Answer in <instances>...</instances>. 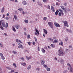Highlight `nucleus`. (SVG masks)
I'll use <instances>...</instances> for the list:
<instances>
[{
    "label": "nucleus",
    "instance_id": "5701e85b",
    "mask_svg": "<svg viewBox=\"0 0 73 73\" xmlns=\"http://www.w3.org/2000/svg\"><path fill=\"white\" fill-rule=\"evenodd\" d=\"M31 65H29V66L27 68V69L28 70H29V69H31Z\"/></svg>",
    "mask_w": 73,
    "mask_h": 73
},
{
    "label": "nucleus",
    "instance_id": "4be33fe9",
    "mask_svg": "<svg viewBox=\"0 0 73 73\" xmlns=\"http://www.w3.org/2000/svg\"><path fill=\"white\" fill-rule=\"evenodd\" d=\"M14 27L15 28H16V29H18L20 27V26H19V25L15 26H14Z\"/></svg>",
    "mask_w": 73,
    "mask_h": 73
},
{
    "label": "nucleus",
    "instance_id": "79ce46f5",
    "mask_svg": "<svg viewBox=\"0 0 73 73\" xmlns=\"http://www.w3.org/2000/svg\"><path fill=\"white\" fill-rule=\"evenodd\" d=\"M6 68H7V69H8L9 70H11V68L10 67H7Z\"/></svg>",
    "mask_w": 73,
    "mask_h": 73
},
{
    "label": "nucleus",
    "instance_id": "f3484780",
    "mask_svg": "<svg viewBox=\"0 0 73 73\" xmlns=\"http://www.w3.org/2000/svg\"><path fill=\"white\" fill-rule=\"evenodd\" d=\"M13 28V30L15 32H16V29H15V27H12Z\"/></svg>",
    "mask_w": 73,
    "mask_h": 73
},
{
    "label": "nucleus",
    "instance_id": "a19ab883",
    "mask_svg": "<svg viewBox=\"0 0 73 73\" xmlns=\"http://www.w3.org/2000/svg\"><path fill=\"white\" fill-rule=\"evenodd\" d=\"M47 9H50V6H49V5L47 6Z\"/></svg>",
    "mask_w": 73,
    "mask_h": 73
},
{
    "label": "nucleus",
    "instance_id": "f03ea898",
    "mask_svg": "<svg viewBox=\"0 0 73 73\" xmlns=\"http://www.w3.org/2000/svg\"><path fill=\"white\" fill-rule=\"evenodd\" d=\"M2 26L4 27H5L6 29L8 27V23H6L5 25V23H4V22H3L2 23Z\"/></svg>",
    "mask_w": 73,
    "mask_h": 73
},
{
    "label": "nucleus",
    "instance_id": "de8ad7c7",
    "mask_svg": "<svg viewBox=\"0 0 73 73\" xmlns=\"http://www.w3.org/2000/svg\"><path fill=\"white\" fill-rule=\"evenodd\" d=\"M21 59L23 60V61H24L25 59L23 57L21 58Z\"/></svg>",
    "mask_w": 73,
    "mask_h": 73
},
{
    "label": "nucleus",
    "instance_id": "4c0bfd02",
    "mask_svg": "<svg viewBox=\"0 0 73 73\" xmlns=\"http://www.w3.org/2000/svg\"><path fill=\"white\" fill-rule=\"evenodd\" d=\"M1 57V59H2V60H4L5 59V58H4V57L3 56Z\"/></svg>",
    "mask_w": 73,
    "mask_h": 73
},
{
    "label": "nucleus",
    "instance_id": "a18cd8bd",
    "mask_svg": "<svg viewBox=\"0 0 73 73\" xmlns=\"http://www.w3.org/2000/svg\"><path fill=\"white\" fill-rule=\"evenodd\" d=\"M66 72H67V71H66V70H64L63 72V73H66Z\"/></svg>",
    "mask_w": 73,
    "mask_h": 73
},
{
    "label": "nucleus",
    "instance_id": "2f4dec72",
    "mask_svg": "<svg viewBox=\"0 0 73 73\" xmlns=\"http://www.w3.org/2000/svg\"><path fill=\"white\" fill-rule=\"evenodd\" d=\"M60 13L62 15H64V11L62 10L60 12Z\"/></svg>",
    "mask_w": 73,
    "mask_h": 73
},
{
    "label": "nucleus",
    "instance_id": "72a5a7b5",
    "mask_svg": "<svg viewBox=\"0 0 73 73\" xmlns=\"http://www.w3.org/2000/svg\"><path fill=\"white\" fill-rule=\"evenodd\" d=\"M12 52L13 54H16L17 53V52L16 51H13Z\"/></svg>",
    "mask_w": 73,
    "mask_h": 73
},
{
    "label": "nucleus",
    "instance_id": "1a4fd4ad",
    "mask_svg": "<svg viewBox=\"0 0 73 73\" xmlns=\"http://www.w3.org/2000/svg\"><path fill=\"white\" fill-rule=\"evenodd\" d=\"M22 3L23 5H27V2L25 1H23L22 2Z\"/></svg>",
    "mask_w": 73,
    "mask_h": 73
},
{
    "label": "nucleus",
    "instance_id": "680f3d73",
    "mask_svg": "<svg viewBox=\"0 0 73 73\" xmlns=\"http://www.w3.org/2000/svg\"><path fill=\"white\" fill-rule=\"evenodd\" d=\"M0 46L1 47H2V46H3V44H2L0 43Z\"/></svg>",
    "mask_w": 73,
    "mask_h": 73
},
{
    "label": "nucleus",
    "instance_id": "412c9836",
    "mask_svg": "<svg viewBox=\"0 0 73 73\" xmlns=\"http://www.w3.org/2000/svg\"><path fill=\"white\" fill-rule=\"evenodd\" d=\"M60 7L63 10V11H65V9L64 8V7L63 6H60Z\"/></svg>",
    "mask_w": 73,
    "mask_h": 73
},
{
    "label": "nucleus",
    "instance_id": "aec40b11",
    "mask_svg": "<svg viewBox=\"0 0 73 73\" xmlns=\"http://www.w3.org/2000/svg\"><path fill=\"white\" fill-rule=\"evenodd\" d=\"M59 44L60 45H61L62 46H64V44L63 42H60L59 43Z\"/></svg>",
    "mask_w": 73,
    "mask_h": 73
},
{
    "label": "nucleus",
    "instance_id": "b1692460",
    "mask_svg": "<svg viewBox=\"0 0 73 73\" xmlns=\"http://www.w3.org/2000/svg\"><path fill=\"white\" fill-rule=\"evenodd\" d=\"M58 12H59V11H58V10H57L56 12H55V15L56 16L57 15L58 13Z\"/></svg>",
    "mask_w": 73,
    "mask_h": 73
},
{
    "label": "nucleus",
    "instance_id": "f8f14e48",
    "mask_svg": "<svg viewBox=\"0 0 73 73\" xmlns=\"http://www.w3.org/2000/svg\"><path fill=\"white\" fill-rule=\"evenodd\" d=\"M16 42L18 43L20 42V43H22V42L20 40H19L17 39L16 40Z\"/></svg>",
    "mask_w": 73,
    "mask_h": 73
},
{
    "label": "nucleus",
    "instance_id": "f257e3e1",
    "mask_svg": "<svg viewBox=\"0 0 73 73\" xmlns=\"http://www.w3.org/2000/svg\"><path fill=\"white\" fill-rule=\"evenodd\" d=\"M63 54H64V52L62 50V48L61 47L58 50V55L59 56H61V55H63Z\"/></svg>",
    "mask_w": 73,
    "mask_h": 73
},
{
    "label": "nucleus",
    "instance_id": "3c124183",
    "mask_svg": "<svg viewBox=\"0 0 73 73\" xmlns=\"http://www.w3.org/2000/svg\"><path fill=\"white\" fill-rule=\"evenodd\" d=\"M11 70V72H12V73H13V72H15V70Z\"/></svg>",
    "mask_w": 73,
    "mask_h": 73
},
{
    "label": "nucleus",
    "instance_id": "20e7f679",
    "mask_svg": "<svg viewBox=\"0 0 73 73\" xmlns=\"http://www.w3.org/2000/svg\"><path fill=\"white\" fill-rule=\"evenodd\" d=\"M54 24L56 27H60V25L56 22H54Z\"/></svg>",
    "mask_w": 73,
    "mask_h": 73
},
{
    "label": "nucleus",
    "instance_id": "603ef678",
    "mask_svg": "<svg viewBox=\"0 0 73 73\" xmlns=\"http://www.w3.org/2000/svg\"><path fill=\"white\" fill-rule=\"evenodd\" d=\"M22 13L23 15H25V12H24V11H23Z\"/></svg>",
    "mask_w": 73,
    "mask_h": 73
},
{
    "label": "nucleus",
    "instance_id": "864d4df0",
    "mask_svg": "<svg viewBox=\"0 0 73 73\" xmlns=\"http://www.w3.org/2000/svg\"><path fill=\"white\" fill-rule=\"evenodd\" d=\"M0 56H1V57L3 56V54H2V53H0Z\"/></svg>",
    "mask_w": 73,
    "mask_h": 73
},
{
    "label": "nucleus",
    "instance_id": "7ed1b4c3",
    "mask_svg": "<svg viewBox=\"0 0 73 73\" xmlns=\"http://www.w3.org/2000/svg\"><path fill=\"white\" fill-rule=\"evenodd\" d=\"M48 24L51 28H53V23L52 22H48Z\"/></svg>",
    "mask_w": 73,
    "mask_h": 73
},
{
    "label": "nucleus",
    "instance_id": "58836bf2",
    "mask_svg": "<svg viewBox=\"0 0 73 73\" xmlns=\"http://www.w3.org/2000/svg\"><path fill=\"white\" fill-rule=\"evenodd\" d=\"M30 37H31V36H30V35H27L28 38H30Z\"/></svg>",
    "mask_w": 73,
    "mask_h": 73
},
{
    "label": "nucleus",
    "instance_id": "69168bd1",
    "mask_svg": "<svg viewBox=\"0 0 73 73\" xmlns=\"http://www.w3.org/2000/svg\"><path fill=\"white\" fill-rule=\"evenodd\" d=\"M27 43L28 44H29V45H31V42H27Z\"/></svg>",
    "mask_w": 73,
    "mask_h": 73
},
{
    "label": "nucleus",
    "instance_id": "e2e57ef3",
    "mask_svg": "<svg viewBox=\"0 0 73 73\" xmlns=\"http://www.w3.org/2000/svg\"><path fill=\"white\" fill-rule=\"evenodd\" d=\"M54 60H56V61H57V58L55 57L54 58Z\"/></svg>",
    "mask_w": 73,
    "mask_h": 73
},
{
    "label": "nucleus",
    "instance_id": "37998d69",
    "mask_svg": "<svg viewBox=\"0 0 73 73\" xmlns=\"http://www.w3.org/2000/svg\"><path fill=\"white\" fill-rule=\"evenodd\" d=\"M50 46L52 48H53V47H54V44H51Z\"/></svg>",
    "mask_w": 73,
    "mask_h": 73
},
{
    "label": "nucleus",
    "instance_id": "bf43d9fd",
    "mask_svg": "<svg viewBox=\"0 0 73 73\" xmlns=\"http://www.w3.org/2000/svg\"><path fill=\"white\" fill-rule=\"evenodd\" d=\"M6 16H9V13H8L6 14Z\"/></svg>",
    "mask_w": 73,
    "mask_h": 73
},
{
    "label": "nucleus",
    "instance_id": "13d9d810",
    "mask_svg": "<svg viewBox=\"0 0 73 73\" xmlns=\"http://www.w3.org/2000/svg\"><path fill=\"white\" fill-rule=\"evenodd\" d=\"M56 5H59V4L58 2H56Z\"/></svg>",
    "mask_w": 73,
    "mask_h": 73
},
{
    "label": "nucleus",
    "instance_id": "a211bd4d",
    "mask_svg": "<svg viewBox=\"0 0 73 73\" xmlns=\"http://www.w3.org/2000/svg\"><path fill=\"white\" fill-rule=\"evenodd\" d=\"M53 43H56V42H58V41L56 39L52 41Z\"/></svg>",
    "mask_w": 73,
    "mask_h": 73
},
{
    "label": "nucleus",
    "instance_id": "c9c22d12",
    "mask_svg": "<svg viewBox=\"0 0 73 73\" xmlns=\"http://www.w3.org/2000/svg\"><path fill=\"white\" fill-rule=\"evenodd\" d=\"M46 70H47V71H48V72H49V71H50V68H47L46 69Z\"/></svg>",
    "mask_w": 73,
    "mask_h": 73
},
{
    "label": "nucleus",
    "instance_id": "393cba45",
    "mask_svg": "<svg viewBox=\"0 0 73 73\" xmlns=\"http://www.w3.org/2000/svg\"><path fill=\"white\" fill-rule=\"evenodd\" d=\"M4 7H3V8H2V10H1L2 13H4Z\"/></svg>",
    "mask_w": 73,
    "mask_h": 73
},
{
    "label": "nucleus",
    "instance_id": "0eeeda50",
    "mask_svg": "<svg viewBox=\"0 0 73 73\" xmlns=\"http://www.w3.org/2000/svg\"><path fill=\"white\" fill-rule=\"evenodd\" d=\"M1 23H2L1 21H0V28L2 30H3L4 28L1 26Z\"/></svg>",
    "mask_w": 73,
    "mask_h": 73
},
{
    "label": "nucleus",
    "instance_id": "052dcab7",
    "mask_svg": "<svg viewBox=\"0 0 73 73\" xmlns=\"http://www.w3.org/2000/svg\"><path fill=\"white\" fill-rule=\"evenodd\" d=\"M64 5L65 6H66L67 5V3H65Z\"/></svg>",
    "mask_w": 73,
    "mask_h": 73
},
{
    "label": "nucleus",
    "instance_id": "ea45409f",
    "mask_svg": "<svg viewBox=\"0 0 73 73\" xmlns=\"http://www.w3.org/2000/svg\"><path fill=\"white\" fill-rule=\"evenodd\" d=\"M5 19L6 20H9V17H5Z\"/></svg>",
    "mask_w": 73,
    "mask_h": 73
},
{
    "label": "nucleus",
    "instance_id": "9d476101",
    "mask_svg": "<svg viewBox=\"0 0 73 73\" xmlns=\"http://www.w3.org/2000/svg\"><path fill=\"white\" fill-rule=\"evenodd\" d=\"M21 64L23 66H25L27 65V64L25 62H21Z\"/></svg>",
    "mask_w": 73,
    "mask_h": 73
},
{
    "label": "nucleus",
    "instance_id": "c85d7f7f",
    "mask_svg": "<svg viewBox=\"0 0 73 73\" xmlns=\"http://www.w3.org/2000/svg\"><path fill=\"white\" fill-rule=\"evenodd\" d=\"M24 21L25 23H26V24H27L28 23V20H25Z\"/></svg>",
    "mask_w": 73,
    "mask_h": 73
},
{
    "label": "nucleus",
    "instance_id": "473e14b6",
    "mask_svg": "<svg viewBox=\"0 0 73 73\" xmlns=\"http://www.w3.org/2000/svg\"><path fill=\"white\" fill-rule=\"evenodd\" d=\"M60 13L62 15H64V11L62 10L60 12Z\"/></svg>",
    "mask_w": 73,
    "mask_h": 73
},
{
    "label": "nucleus",
    "instance_id": "5fc2aeb1",
    "mask_svg": "<svg viewBox=\"0 0 73 73\" xmlns=\"http://www.w3.org/2000/svg\"><path fill=\"white\" fill-rule=\"evenodd\" d=\"M43 20H46L47 19V18L46 17H44L43 18Z\"/></svg>",
    "mask_w": 73,
    "mask_h": 73
},
{
    "label": "nucleus",
    "instance_id": "c03bdc74",
    "mask_svg": "<svg viewBox=\"0 0 73 73\" xmlns=\"http://www.w3.org/2000/svg\"><path fill=\"white\" fill-rule=\"evenodd\" d=\"M67 65L68 66H69V67H71V66L70 65V64L69 63L67 64Z\"/></svg>",
    "mask_w": 73,
    "mask_h": 73
},
{
    "label": "nucleus",
    "instance_id": "6e6d98bb",
    "mask_svg": "<svg viewBox=\"0 0 73 73\" xmlns=\"http://www.w3.org/2000/svg\"><path fill=\"white\" fill-rule=\"evenodd\" d=\"M38 5H40V7H42V5L41 3L38 4Z\"/></svg>",
    "mask_w": 73,
    "mask_h": 73
},
{
    "label": "nucleus",
    "instance_id": "774afa93",
    "mask_svg": "<svg viewBox=\"0 0 73 73\" xmlns=\"http://www.w3.org/2000/svg\"><path fill=\"white\" fill-rule=\"evenodd\" d=\"M59 11H60V12H61V11L62 10H61V9H58Z\"/></svg>",
    "mask_w": 73,
    "mask_h": 73
},
{
    "label": "nucleus",
    "instance_id": "338daca9",
    "mask_svg": "<svg viewBox=\"0 0 73 73\" xmlns=\"http://www.w3.org/2000/svg\"><path fill=\"white\" fill-rule=\"evenodd\" d=\"M38 51H40V49L39 48V47H38Z\"/></svg>",
    "mask_w": 73,
    "mask_h": 73
},
{
    "label": "nucleus",
    "instance_id": "423d86ee",
    "mask_svg": "<svg viewBox=\"0 0 73 73\" xmlns=\"http://www.w3.org/2000/svg\"><path fill=\"white\" fill-rule=\"evenodd\" d=\"M18 45H19V46H18L19 48H21V49L24 48V47H23V46H22V45H21V44L19 43Z\"/></svg>",
    "mask_w": 73,
    "mask_h": 73
},
{
    "label": "nucleus",
    "instance_id": "6ab92c4d",
    "mask_svg": "<svg viewBox=\"0 0 73 73\" xmlns=\"http://www.w3.org/2000/svg\"><path fill=\"white\" fill-rule=\"evenodd\" d=\"M70 71L72 73H73V68L72 67H70Z\"/></svg>",
    "mask_w": 73,
    "mask_h": 73
},
{
    "label": "nucleus",
    "instance_id": "49530a36",
    "mask_svg": "<svg viewBox=\"0 0 73 73\" xmlns=\"http://www.w3.org/2000/svg\"><path fill=\"white\" fill-rule=\"evenodd\" d=\"M5 15L3 14V15L2 18H4V19L5 18Z\"/></svg>",
    "mask_w": 73,
    "mask_h": 73
},
{
    "label": "nucleus",
    "instance_id": "4d7b16f0",
    "mask_svg": "<svg viewBox=\"0 0 73 73\" xmlns=\"http://www.w3.org/2000/svg\"><path fill=\"white\" fill-rule=\"evenodd\" d=\"M58 15L59 16H61V13L59 12L58 13Z\"/></svg>",
    "mask_w": 73,
    "mask_h": 73
},
{
    "label": "nucleus",
    "instance_id": "ddd939ff",
    "mask_svg": "<svg viewBox=\"0 0 73 73\" xmlns=\"http://www.w3.org/2000/svg\"><path fill=\"white\" fill-rule=\"evenodd\" d=\"M51 10H52V11L54 12L55 11H54V7H53V6H51Z\"/></svg>",
    "mask_w": 73,
    "mask_h": 73
},
{
    "label": "nucleus",
    "instance_id": "0e129e2a",
    "mask_svg": "<svg viewBox=\"0 0 73 73\" xmlns=\"http://www.w3.org/2000/svg\"><path fill=\"white\" fill-rule=\"evenodd\" d=\"M69 30H70L69 29H66V31L67 32H69Z\"/></svg>",
    "mask_w": 73,
    "mask_h": 73
},
{
    "label": "nucleus",
    "instance_id": "8fccbe9b",
    "mask_svg": "<svg viewBox=\"0 0 73 73\" xmlns=\"http://www.w3.org/2000/svg\"><path fill=\"white\" fill-rule=\"evenodd\" d=\"M33 45H35V44H36V42H33Z\"/></svg>",
    "mask_w": 73,
    "mask_h": 73
},
{
    "label": "nucleus",
    "instance_id": "7c9ffc66",
    "mask_svg": "<svg viewBox=\"0 0 73 73\" xmlns=\"http://www.w3.org/2000/svg\"><path fill=\"white\" fill-rule=\"evenodd\" d=\"M43 66L45 68H48V67L47 66V65H45V64H44L43 65Z\"/></svg>",
    "mask_w": 73,
    "mask_h": 73
},
{
    "label": "nucleus",
    "instance_id": "cd10ccee",
    "mask_svg": "<svg viewBox=\"0 0 73 73\" xmlns=\"http://www.w3.org/2000/svg\"><path fill=\"white\" fill-rule=\"evenodd\" d=\"M18 10L20 11H23V9L22 8H20L18 9Z\"/></svg>",
    "mask_w": 73,
    "mask_h": 73
},
{
    "label": "nucleus",
    "instance_id": "dca6fc26",
    "mask_svg": "<svg viewBox=\"0 0 73 73\" xmlns=\"http://www.w3.org/2000/svg\"><path fill=\"white\" fill-rule=\"evenodd\" d=\"M59 60L60 61V63L61 64H63L64 63V60L62 59H59Z\"/></svg>",
    "mask_w": 73,
    "mask_h": 73
},
{
    "label": "nucleus",
    "instance_id": "bb28decb",
    "mask_svg": "<svg viewBox=\"0 0 73 73\" xmlns=\"http://www.w3.org/2000/svg\"><path fill=\"white\" fill-rule=\"evenodd\" d=\"M13 66L15 68H17V65H16V64L15 63H14L13 64Z\"/></svg>",
    "mask_w": 73,
    "mask_h": 73
},
{
    "label": "nucleus",
    "instance_id": "39448f33",
    "mask_svg": "<svg viewBox=\"0 0 73 73\" xmlns=\"http://www.w3.org/2000/svg\"><path fill=\"white\" fill-rule=\"evenodd\" d=\"M64 26H66V25L67 27H69V25H68V22L67 21H65L64 22Z\"/></svg>",
    "mask_w": 73,
    "mask_h": 73
},
{
    "label": "nucleus",
    "instance_id": "4468645a",
    "mask_svg": "<svg viewBox=\"0 0 73 73\" xmlns=\"http://www.w3.org/2000/svg\"><path fill=\"white\" fill-rule=\"evenodd\" d=\"M43 31L44 33H45V34L46 35H47L48 33V31H47L45 29H43Z\"/></svg>",
    "mask_w": 73,
    "mask_h": 73
},
{
    "label": "nucleus",
    "instance_id": "6e6552de",
    "mask_svg": "<svg viewBox=\"0 0 73 73\" xmlns=\"http://www.w3.org/2000/svg\"><path fill=\"white\" fill-rule=\"evenodd\" d=\"M35 31H36V32H35V35H37V33L38 35H39V34H40L39 31H38V30H37L36 29L35 30Z\"/></svg>",
    "mask_w": 73,
    "mask_h": 73
},
{
    "label": "nucleus",
    "instance_id": "a878e982",
    "mask_svg": "<svg viewBox=\"0 0 73 73\" xmlns=\"http://www.w3.org/2000/svg\"><path fill=\"white\" fill-rule=\"evenodd\" d=\"M26 58H27V59L28 60H29L30 59H31V56H29L28 57V56H26Z\"/></svg>",
    "mask_w": 73,
    "mask_h": 73
},
{
    "label": "nucleus",
    "instance_id": "f704fd0d",
    "mask_svg": "<svg viewBox=\"0 0 73 73\" xmlns=\"http://www.w3.org/2000/svg\"><path fill=\"white\" fill-rule=\"evenodd\" d=\"M34 39H35V41H37V38H36V37L34 36Z\"/></svg>",
    "mask_w": 73,
    "mask_h": 73
},
{
    "label": "nucleus",
    "instance_id": "9b49d317",
    "mask_svg": "<svg viewBox=\"0 0 73 73\" xmlns=\"http://www.w3.org/2000/svg\"><path fill=\"white\" fill-rule=\"evenodd\" d=\"M45 61L44 60H42L41 61V65H43L45 63Z\"/></svg>",
    "mask_w": 73,
    "mask_h": 73
},
{
    "label": "nucleus",
    "instance_id": "2eb2a0df",
    "mask_svg": "<svg viewBox=\"0 0 73 73\" xmlns=\"http://www.w3.org/2000/svg\"><path fill=\"white\" fill-rule=\"evenodd\" d=\"M42 52L43 53H45V50L43 48L42 49Z\"/></svg>",
    "mask_w": 73,
    "mask_h": 73
},
{
    "label": "nucleus",
    "instance_id": "e433bc0d",
    "mask_svg": "<svg viewBox=\"0 0 73 73\" xmlns=\"http://www.w3.org/2000/svg\"><path fill=\"white\" fill-rule=\"evenodd\" d=\"M48 0H42V1H43V2H44V3H45L47 1H48Z\"/></svg>",
    "mask_w": 73,
    "mask_h": 73
},
{
    "label": "nucleus",
    "instance_id": "c756f323",
    "mask_svg": "<svg viewBox=\"0 0 73 73\" xmlns=\"http://www.w3.org/2000/svg\"><path fill=\"white\" fill-rule=\"evenodd\" d=\"M14 18L15 19V20H16L17 19V16H16V15H14Z\"/></svg>",
    "mask_w": 73,
    "mask_h": 73
},
{
    "label": "nucleus",
    "instance_id": "09e8293b",
    "mask_svg": "<svg viewBox=\"0 0 73 73\" xmlns=\"http://www.w3.org/2000/svg\"><path fill=\"white\" fill-rule=\"evenodd\" d=\"M49 40L51 41H53V39H52L51 38H50L49 39Z\"/></svg>",
    "mask_w": 73,
    "mask_h": 73
}]
</instances>
